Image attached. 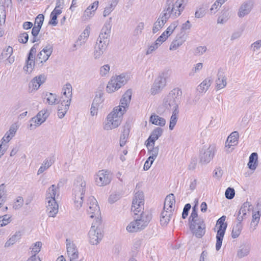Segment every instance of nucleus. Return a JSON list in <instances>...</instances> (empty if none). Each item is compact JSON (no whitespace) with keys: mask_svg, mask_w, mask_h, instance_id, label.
<instances>
[{"mask_svg":"<svg viewBox=\"0 0 261 261\" xmlns=\"http://www.w3.org/2000/svg\"><path fill=\"white\" fill-rule=\"evenodd\" d=\"M181 91L178 89H173L163 99L162 105L158 108L159 113L166 111H179L178 106L180 103Z\"/></svg>","mask_w":261,"mask_h":261,"instance_id":"f257e3e1","label":"nucleus"},{"mask_svg":"<svg viewBox=\"0 0 261 261\" xmlns=\"http://www.w3.org/2000/svg\"><path fill=\"white\" fill-rule=\"evenodd\" d=\"M59 196L58 185H52L49 187L46 194V212L48 217H55L59 211V205L56 199Z\"/></svg>","mask_w":261,"mask_h":261,"instance_id":"f03ea898","label":"nucleus"},{"mask_svg":"<svg viewBox=\"0 0 261 261\" xmlns=\"http://www.w3.org/2000/svg\"><path fill=\"white\" fill-rule=\"evenodd\" d=\"M86 181L82 176H77L73 184L72 189V199L75 207L80 208L83 203V199L86 191Z\"/></svg>","mask_w":261,"mask_h":261,"instance_id":"7ed1b4c3","label":"nucleus"},{"mask_svg":"<svg viewBox=\"0 0 261 261\" xmlns=\"http://www.w3.org/2000/svg\"><path fill=\"white\" fill-rule=\"evenodd\" d=\"M188 2V0H166L162 12L167 15L168 19H176L181 14Z\"/></svg>","mask_w":261,"mask_h":261,"instance_id":"20e7f679","label":"nucleus"},{"mask_svg":"<svg viewBox=\"0 0 261 261\" xmlns=\"http://www.w3.org/2000/svg\"><path fill=\"white\" fill-rule=\"evenodd\" d=\"M121 111L120 107H115L113 109V110L107 116L103 123L104 130H112L120 125L123 115Z\"/></svg>","mask_w":261,"mask_h":261,"instance_id":"39448f33","label":"nucleus"},{"mask_svg":"<svg viewBox=\"0 0 261 261\" xmlns=\"http://www.w3.org/2000/svg\"><path fill=\"white\" fill-rule=\"evenodd\" d=\"M175 200L173 194H170L165 198L164 211L161 213V223L162 225H166L171 219L175 207Z\"/></svg>","mask_w":261,"mask_h":261,"instance_id":"423d86ee","label":"nucleus"},{"mask_svg":"<svg viewBox=\"0 0 261 261\" xmlns=\"http://www.w3.org/2000/svg\"><path fill=\"white\" fill-rule=\"evenodd\" d=\"M129 79V75L125 73L113 76L107 86V92L109 93L114 92L126 84Z\"/></svg>","mask_w":261,"mask_h":261,"instance_id":"0eeeda50","label":"nucleus"},{"mask_svg":"<svg viewBox=\"0 0 261 261\" xmlns=\"http://www.w3.org/2000/svg\"><path fill=\"white\" fill-rule=\"evenodd\" d=\"M101 220H96L92 224L88 233L89 243L93 245H96L99 243L103 238V234L99 227Z\"/></svg>","mask_w":261,"mask_h":261,"instance_id":"6e6552de","label":"nucleus"},{"mask_svg":"<svg viewBox=\"0 0 261 261\" xmlns=\"http://www.w3.org/2000/svg\"><path fill=\"white\" fill-rule=\"evenodd\" d=\"M226 216H222L217 221L216 228H217L216 235V250L219 251L222 246V241L227 226L226 223Z\"/></svg>","mask_w":261,"mask_h":261,"instance_id":"1a4fd4ad","label":"nucleus"},{"mask_svg":"<svg viewBox=\"0 0 261 261\" xmlns=\"http://www.w3.org/2000/svg\"><path fill=\"white\" fill-rule=\"evenodd\" d=\"M190 229L197 238H201L205 232V225L202 218L189 220Z\"/></svg>","mask_w":261,"mask_h":261,"instance_id":"9d476101","label":"nucleus"},{"mask_svg":"<svg viewBox=\"0 0 261 261\" xmlns=\"http://www.w3.org/2000/svg\"><path fill=\"white\" fill-rule=\"evenodd\" d=\"M215 152V147L211 145H204L200 150L199 162L202 164L208 163L213 158Z\"/></svg>","mask_w":261,"mask_h":261,"instance_id":"9b49d317","label":"nucleus"},{"mask_svg":"<svg viewBox=\"0 0 261 261\" xmlns=\"http://www.w3.org/2000/svg\"><path fill=\"white\" fill-rule=\"evenodd\" d=\"M87 211L92 218L94 217L98 220L100 214L99 206L97 201L93 196H89L86 202Z\"/></svg>","mask_w":261,"mask_h":261,"instance_id":"f8f14e48","label":"nucleus"},{"mask_svg":"<svg viewBox=\"0 0 261 261\" xmlns=\"http://www.w3.org/2000/svg\"><path fill=\"white\" fill-rule=\"evenodd\" d=\"M95 182L98 186H105L110 183L112 176L110 172L106 170L98 171L94 177Z\"/></svg>","mask_w":261,"mask_h":261,"instance_id":"ddd939ff","label":"nucleus"},{"mask_svg":"<svg viewBox=\"0 0 261 261\" xmlns=\"http://www.w3.org/2000/svg\"><path fill=\"white\" fill-rule=\"evenodd\" d=\"M144 209V195L142 192H136L132 202L131 210L136 215Z\"/></svg>","mask_w":261,"mask_h":261,"instance_id":"4468645a","label":"nucleus"},{"mask_svg":"<svg viewBox=\"0 0 261 261\" xmlns=\"http://www.w3.org/2000/svg\"><path fill=\"white\" fill-rule=\"evenodd\" d=\"M49 116L47 110H42L38 112L37 115L30 120V128L33 129L42 124Z\"/></svg>","mask_w":261,"mask_h":261,"instance_id":"2eb2a0df","label":"nucleus"},{"mask_svg":"<svg viewBox=\"0 0 261 261\" xmlns=\"http://www.w3.org/2000/svg\"><path fill=\"white\" fill-rule=\"evenodd\" d=\"M254 6V3L252 0H248L243 2L238 9V16L242 18L248 15L251 12Z\"/></svg>","mask_w":261,"mask_h":261,"instance_id":"dca6fc26","label":"nucleus"},{"mask_svg":"<svg viewBox=\"0 0 261 261\" xmlns=\"http://www.w3.org/2000/svg\"><path fill=\"white\" fill-rule=\"evenodd\" d=\"M66 249L69 261L76 260L79 257V252L75 244L70 239H66Z\"/></svg>","mask_w":261,"mask_h":261,"instance_id":"f3484780","label":"nucleus"},{"mask_svg":"<svg viewBox=\"0 0 261 261\" xmlns=\"http://www.w3.org/2000/svg\"><path fill=\"white\" fill-rule=\"evenodd\" d=\"M62 95L60 98L61 104L70 105L72 99V86L71 84L67 83L62 88Z\"/></svg>","mask_w":261,"mask_h":261,"instance_id":"a211bd4d","label":"nucleus"},{"mask_svg":"<svg viewBox=\"0 0 261 261\" xmlns=\"http://www.w3.org/2000/svg\"><path fill=\"white\" fill-rule=\"evenodd\" d=\"M104 98L101 92L97 94L92 103L90 113L92 116L97 115L98 110L102 107Z\"/></svg>","mask_w":261,"mask_h":261,"instance_id":"6ab92c4d","label":"nucleus"},{"mask_svg":"<svg viewBox=\"0 0 261 261\" xmlns=\"http://www.w3.org/2000/svg\"><path fill=\"white\" fill-rule=\"evenodd\" d=\"M108 44L109 42H106V41L97 39L93 52L94 59H97L100 58L106 50Z\"/></svg>","mask_w":261,"mask_h":261,"instance_id":"aec40b11","label":"nucleus"},{"mask_svg":"<svg viewBox=\"0 0 261 261\" xmlns=\"http://www.w3.org/2000/svg\"><path fill=\"white\" fill-rule=\"evenodd\" d=\"M53 48L51 45L47 44L38 54L37 60L41 63L45 62L53 53Z\"/></svg>","mask_w":261,"mask_h":261,"instance_id":"412c9836","label":"nucleus"},{"mask_svg":"<svg viewBox=\"0 0 261 261\" xmlns=\"http://www.w3.org/2000/svg\"><path fill=\"white\" fill-rule=\"evenodd\" d=\"M132 94V91L130 89L127 90L123 95L120 100V105L117 107L121 108V112H122L123 114L126 111V109L128 107L130 101Z\"/></svg>","mask_w":261,"mask_h":261,"instance_id":"4be33fe9","label":"nucleus"},{"mask_svg":"<svg viewBox=\"0 0 261 261\" xmlns=\"http://www.w3.org/2000/svg\"><path fill=\"white\" fill-rule=\"evenodd\" d=\"M46 80L44 75H40L33 78L29 83V88L31 92L37 90L40 86L43 84Z\"/></svg>","mask_w":261,"mask_h":261,"instance_id":"5701e85b","label":"nucleus"},{"mask_svg":"<svg viewBox=\"0 0 261 261\" xmlns=\"http://www.w3.org/2000/svg\"><path fill=\"white\" fill-rule=\"evenodd\" d=\"M111 19V18H110V20L109 21H107L105 23L101 30L100 34H99L98 39L109 42V37L110 35L112 27L110 23Z\"/></svg>","mask_w":261,"mask_h":261,"instance_id":"b1692460","label":"nucleus"},{"mask_svg":"<svg viewBox=\"0 0 261 261\" xmlns=\"http://www.w3.org/2000/svg\"><path fill=\"white\" fill-rule=\"evenodd\" d=\"M227 85V77L224 73L219 71L217 74V79L215 81V88L216 91L224 89Z\"/></svg>","mask_w":261,"mask_h":261,"instance_id":"393cba45","label":"nucleus"},{"mask_svg":"<svg viewBox=\"0 0 261 261\" xmlns=\"http://www.w3.org/2000/svg\"><path fill=\"white\" fill-rule=\"evenodd\" d=\"M163 130L161 127H156L151 133L150 136L146 141V145L147 147H149L150 146H153L154 142L158 138L161 136L163 134Z\"/></svg>","mask_w":261,"mask_h":261,"instance_id":"a878e982","label":"nucleus"},{"mask_svg":"<svg viewBox=\"0 0 261 261\" xmlns=\"http://www.w3.org/2000/svg\"><path fill=\"white\" fill-rule=\"evenodd\" d=\"M169 19L167 18V15L162 12L156 21L154 23L152 28V33L155 34L159 30H160L165 24L167 22Z\"/></svg>","mask_w":261,"mask_h":261,"instance_id":"bb28decb","label":"nucleus"},{"mask_svg":"<svg viewBox=\"0 0 261 261\" xmlns=\"http://www.w3.org/2000/svg\"><path fill=\"white\" fill-rule=\"evenodd\" d=\"M151 219V215L148 212H141L139 217L136 218L138 223L142 229H144L148 224Z\"/></svg>","mask_w":261,"mask_h":261,"instance_id":"cd10ccee","label":"nucleus"},{"mask_svg":"<svg viewBox=\"0 0 261 261\" xmlns=\"http://www.w3.org/2000/svg\"><path fill=\"white\" fill-rule=\"evenodd\" d=\"M239 135L237 132H234L230 134L225 142V147L229 149L231 146H234L238 143Z\"/></svg>","mask_w":261,"mask_h":261,"instance_id":"c85d7f7f","label":"nucleus"},{"mask_svg":"<svg viewBox=\"0 0 261 261\" xmlns=\"http://www.w3.org/2000/svg\"><path fill=\"white\" fill-rule=\"evenodd\" d=\"M55 162L53 157H49L45 159L38 170L37 174L39 175L48 169Z\"/></svg>","mask_w":261,"mask_h":261,"instance_id":"c756f323","label":"nucleus"},{"mask_svg":"<svg viewBox=\"0 0 261 261\" xmlns=\"http://www.w3.org/2000/svg\"><path fill=\"white\" fill-rule=\"evenodd\" d=\"M212 83L210 77L204 79L197 87V91L200 93H205Z\"/></svg>","mask_w":261,"mask_h":261,"instance_id":"7c9ffc66","label":"nucleus"},{"mask_svg":"<svg viewBox=\"0 0 261 261\" xmlns=\"http://www.w3.org/2000/svg\"><path fill=\"white\" fill-rule=\"evenodd\" d=\"M186 41V38L184 35L177 36L171 42L169 49L170 50H176Z\"/></svg>","mask_w":261,"mask_h":261,"instance_id":"2f4dec72","label":"nucleus"},{"mask_svg":"<svg viewBox=\"0 0 261 261\" xmlns=\"http://www.w3.org/2000/svg\"><path fill=\"white\" fill-rule=\"evenodd\" d=\"M22 236L21 231H17L12 235L5 243V247L8 248L15 244L18 241L21 239Z\"/></svg>","mask_w":261,"mask_h":261,"instance_id":"473e14b6","label":"nucleus"},{"mask_svg":"<svg viewBox=\"0 0 261 261\" xmlns=\"http://www.w3.org/2000/svg\"><path fill=\"white\" fill-rule=\"evenodd\" d=\"M90 34V29L88 28H86L84 32L82 33V34L78 38V40L76 42V44L74 45V47H76V46L80 47L83 44H84L86 40H87Z\"/></svg>","mask_w":261,"mask_h":261,"instance_id":"72a5a7b5","label":"nucleus"},{"mask_svg":"<svg viewBox=\"0 0 261 261\" xmlns=\"http://www.w3.org/2000/svg\"><path fill=\"white\" fill-rule=\"evenodd\" d=\"M167 77V72H163L158 76V77L155 80L154 83L156 84L157 86L163 90L166 85V80Z\"/></svg>","mask_w":261,"mask_h":261,"instance_id":"f704fd0d","label":"nucleus"},{"mask_svg":"<svg viewBox=\"0 0 261 261\" xmlns=\"http://www.w3.org/2000/svg\"><path fill=\"white\" fill-rule=\"evenodd\" d=\"M258 166V155L256 152H253L249 156L248 163V168L251 170H255Z\"/></svg>","mask_w":261,"mask_h":261,"instance_id":"c9c22d12","label":"nucleus"},{"mask_svg":"<svg viewBox=\"0 0 261 261\" xmlns=\"http://www.w3.org/2000/svg\"><path fill=\"white\" fill-rule=\"evenodd\" d=\"M149 120L152 124L161 126H164L166 124V120L164 118L154 114L151 115Z\"/></svg>","mask_w":261,"mask_h":261,"instance_id":"e433bc0d","label":"nucleus"},{"mask_svg":"<svg viewBox=\"0 0 261 261\" xmlns=\"http://www.w3.org/2000/svg\"><path fill=\"white\" fill-rule=\"evenodd\" d=\"M261 216V211L258 210L256 212L253 211L252 216V221L251 223V228H253L252 229L253 230L256 229V227L258 225V224L259 222L260 217Z\"/></svg>","mask_w":261,"mask_h":261,"instance_id":"4c0bfd02","label":"nucleus"},{"mask_svg":"<svg viewBox=\"0 0 261 261\" xmlns=\"http://www.w3.org/2000/svg\"><path fill=\"white\" fill-rule=\"evenodd\" d=\"M140 223H138L136 220L132 221L127 226L126 230L129 232H135L142 230L140 225Z\"/></svg>","mask_w":261,"mask_h":261,"instance_id":"58836bf2","label":"nucleus"},{"mask_svg":"<svg viewBox=\"0 0 261 261\" xmlns=\"http://www.w3.org/2000/svg\"><path fill=\"white\" fill-rule=\"evenodd\" d=\"M250 247L247 245L241 246L237 252V256L243 258L248 255L250 252Z\"/></svg>","mask_w":261,"mask_h":261,"instance_id":"ea45409f","label":"nucleus"},{"mask_svg":"<svg viewBox=\"0 0 261 261\" xmlns=\"http://www.w3.org/2000/svg\"><path fill=\"white\" fill-rule=\"evenodd\" d=\"M4 184L0 185V208L3 205L7 199V191Z\"/></svg>","mask_w":261,"mask_h":261,"instance_id":"a19ab883","label":"nucleus"},{"mask_svg":"<svg viewBox=\"0 0 261 261\" xmlns=\"http://www.w3.org/2000/svg\"><path fill=\"white\" fill-rule=\"evenodd\" d=\"M253 209L252 204L248 201L244 202L241 207L239 212L240 214H242L243 216H246L247 212H250Z\"/></svg>","mask_w":261,"mask_h":261,"instance_id":"79ce46f5","label":"nucleus"},{"mask_svg":"<svg viewBox=\"0 0 261 261\" xmlns=\"http://www.w3.org/2000/svg\"><path fill=\"white\" fill-rule=\"evenodd\" d=\"M178 113L179 111H176V110L175 111L172 112V114L170 119V123L169 126L170 130L173 129L177 123Z\"/></svg>","mask_w":261,"mask_h":261,"instance_id":"37998d69","label":"nucleus"},{"mask_svg":"<svg viewBox=\"0 0 261 261\" xmlns=\"http://www.w3.org/2000/svg\"><path fill=\"white\" fill-rule=\"evenodd\" d=\"M151 146L152 147L151 149H148V153L150 155L148 160H151L152 162H153L158 155L159 148L158 146L154 147V145ZM147 148H149V147Z\"/></svg>","mask_w":261,"mask_h":261,"instance_id":"c03bdc74","label":"nucleus"},{"mask_svg":"<svg viewBox=\"0 0 261 261\" xmlns=\"http://www.w3.org/2000/svg\"><path fill=\"white\" fill-rule=\"evenodd\" d=\"M69 106L70 105H68L67 103H61V106H59L58 115L60 118H62L64 117L65 115L69 109Z\"/></svg>","mask_w":261,"mask_h":261,"instance_id":"a18cd8bd","label":"nucleus"},{"mask_svg":"<svg viewBox=\"0 0 261 261\" xmlns=\"http://www.w3.org/2000/svg\"><path fill=\"white\" fill-rule=\"evenodd\" d=\"M242 229V225L241 223H238L234 226L233 227L232 232H231V237L232 238H238L241 232Z\"/></svg>","mask_w":261,"mask_h":261,"instance_id":"49530a36","label":"nucleus"},{"mask_svg":"<svg viewBox=\"0 0 261 261\" xmlns=\"http://www.w3.org/2000/svg\"><path fill=\"white\" fill-rule=\"evenodd\" d=\"M42 246V243L40 241H38L35 243H33L30 248L31 249L32 254L36 255L40 251Z\"/></svg>","mask_w":261,"mask_h":261,"instance_id":"de8ad7c7","label":"nucleus"},{"mask_svg":"<svg viewBox=\"0 0 261 261\" xmlns=\"http://www.w3.org/2000/svg\"><path fill=\"white\" fill-rule=\"evenodd\" d=\"M12 221V216L9 215H5L0 216V227H4L9 224Z\"/></svg>","mask_w":261,"mask_h":261,"instance_id":"09e8293b","label":"nucleus"},{"mask_svg":"<svg viewBox=\"0 0 261 261\" xmlns=\"http://www.w3.org/2000/svg\"><path fill=\"white\" fill-rule=\"evenodd\" d=\"M179 24L178 21L176 20L172 22L170 25L167 28L166 30L164 31L165 33L169 37L175 30Z\"/></svg>","mask_w":261,"mask_h":261,"instance_id":"8fccbe9b","label":"nucleus"},{"mask_svg":"<svg viewBox=\"0 0 261 261\" xmlns=\"http://www.w3.org/2000/svg\"><path fill=\"white\" fill-rule=\"evenodd\" d=\"M129 129L128 128H124L122 134L121 135L120 139V145L123 146L126 142V139L129 135Z\"/></svg>","mask_w":261,"mask_h":261,"instance_id":"3c124183","label":"nucleus"},{"mask_svg":"<svg viewBox=\"0 0 261 261\" xmlns=\"http://www.w3.org/2000/svg\"><path fill=\"white\" fill-rule=\"evenodd\" d=\"M229 18V13L225 11L222 12V14L219 16L217 19V23L220 24H224L227 22Z\"/></svg>","mask_w":261,"mask_h":261,"instance_id":"603ef678","label":"nucleus"},{"mask_svg":"<svg viewBox=\"0 0 261 261\" xmlns=\"http://www.w3.org/2000/svg\"><path fill=\"white\" fill-rule=\"evenodd\" d=\"M203 68V64L198 63L195 64L189 73V76H193L195 73L199 72Z\"/></svg>","mask_w":261,"mask_h":261,"instance_id":"864d4df0","label":"nucleus"},{"mask_svg":"<svg viewBox=\"0 0 261 261\" xmlns=\"http://www.w3.org/2000/svg\"><path fill=\"white\" fill-rule=\"evenodd\" d=\"M207 50V47L205 46H199L197 47L194 51V55L195 56H200L203 55Z\"/></svg>","mask_w":261,"mask_h":261,"instance_id":"5fc2aeb1","label":"nucleus"},{"mask_svg":"<svg viewBox=\"0 0 261 261\" xmlns=\"http://www.w3.org/2000/svg\"><path fill=\"white\" fill-rule=\"evenodd\" d=\"M46 100L49 105H55L57 100V95L51 93L46 94Z\"/></svg>","mask_w":261,"mask_h":261,"instance_id":"6e6d98bb","label":"nucleus"},{"mask_svg":"<svg viewBox=\"0 0 261 261\" xmlns=\"http://www.w3.org/2000/svg\"><path fill=\"white\" fill-rule=\"evenodd\" d=\"M13 54V48L10 46H8L6 49H4L2 53V59H7L11 56Z\"/></svg>","mask_w":261,"mask_h":261,"instance_id":"4d7b16f0","label":"nucleus"},{"mask_svg":"<svg viewBox=\"0 0 261 261\" xmlns=\"http://www.w3.org/2000/svg\"><path fill=\"white\" fill-rule=\"evenodd\" d=\"M144 26L145 25L144 22H140L138 23L134 31V35L135 36H139L140 35L144 28Z\"/></svg>","mask_w":261,"mask_h":261,"instance_id":"13d9d810","label":"nucleus"},{"mask_svg":"<svg viewBox=\"0 0 261 261\" xmlns=\"http://www.w3.org/2000/svg\"><path fill=\"white\" fill-rule=\"evenodd\" d=\"M206 9L203 6L197 8L195 13V17L196 18L203 17L205 14Z\"/></svg>","mask_w":261,"mask_h":261,"instance_id":"bf43d9fd","label":"nucleus"},{"mask_svg":"<svg viewBox=\"0 0 261 261\" xmlns=\"http://www.w3.org/2000/svg\"><path fill=\"white\" fill-rule=\"evenodd\" d=\"M95 14V12L93 11L90 10L89 9L87 8L83 14L82 16V19L84 21H86L92 17Z\"/></svg>","mask_w":261,"mask_h":261,"instance_id":"052dcab7","label":"nucleus"},{"mask_svg":"<svg viewBox=\"0 0 261 261\" xmlns=\"http://www.w3.org/2000/svg\"><path fill=\"white\" fill-rule=\"evenodd\" d=\"M110 70V66L108 64L104 65L99 69V73L101 76H106L108 75Z\"/></svg>","mask_w":261,"mask_h":261,"instance_id":"680f3d73","label":"nucleus"},{"mask_svg":"<svg viewBox=\"0 0 261 261\" xmlns=\"http://www.w3.org/2000/svg\"><path fill=\"white\" fill-rule=\"evenodd\" d=\"M35 62L27 60L26 65L23 67V70L27 73H31L34 67Z\"/></svg>","mask_w":261,"mask_h":261,"instance_id":"e2e57ef3","label":"nucleus"},{"mask_svg":"<svg viewBox=\"0 0 261 261\" xmlns=\"http://www.w3.org/2000/svg\"><path fill=\"white\" fill-rule=\"evenodd\" d=\"M235 195L234 190L230 187L228 188L225 192V197L228 199H232Z\"/></svg>","mask_w":261,"mask_h":261,"instance_id":"0e129e2a","label":"nucleus"},{"mask_svg":"<svg viewBox=\"0 0 261 261\" xmlns=\"http://www.w3.org/2000/svg\"><path fill=\"white\" fill-rule=\"evenodd\" d=\"M23 201V199L22 197H18L13 204V208L15 210L19 209L22 206Z\"/></svg>","mask_w":261,"mask_h":261,"instance_id":"69168bd1","label":"nucleus"},{"mask_svg":"<svg viewBox=\"0 0 261 261\" xmlns=\"http://www.w3.org/2000/svg\"><path fill=\"white\" fill-rule=\"evenodd\" d=\"M160 46V45L156 43L155 41L152 44H150L147 48L146 51V55H148L149 54H151L152 53L153 51L155 50L158 47Z\"/></svg>","mask_w":261,"mask_h":261,"instance_id":"338daca9","label":"nucleus"},{"mask_svg":"<svg viewBox=\"0 0 261 261\" xmlns=\"http://www.w3.org/2000/svg\"><path fill=\"white\" fill-rule=\"evenodd\" d=\"M261 47V40H258L250 45L251 49L252 51L255 52L257 50H259Z\"/></svg>","mask_w":261,"mask_h":261,"instance_id":"774afa93","label":"nucleus"}]
</instances>
